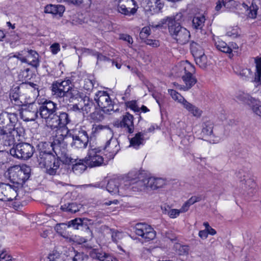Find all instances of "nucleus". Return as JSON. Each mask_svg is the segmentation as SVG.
I'll return each mask as SVG.
<instances>
[{
	"label": "nucleus",
	"instance_id": "7ed1b4c3",
	"mask_svg": "<svg viewBox=\"0 0 261 261\" xmlns=\"http://www.w3.org/2000/svg\"><path fill=\"white\" fill-rule=\"evenodd\" d=\"M48 146L49 143L46 142H41L39 144L37 162L40 168L45 169L47 174L54 175L58 173L61 161L53 154L44 149Z\"/></svg>",
	"mask_w": 261,
	"mask_h": 261
},
{
	"label": "nucleus",
	"instance_id": "79ce46f5",
	"mask_svg": "<svg viewBox=\"0 0 261 261\" xmlns=\"http://www.w3.org/2000/svg\"><path fill=\"white\" fill-rule=\"evenodd\" d=\"M150 34V29L148 27H145L142 28L140 33V38L143 40L145 41L147 39V37Z\"/></svg>",
	"mask_w": 261,
	"mask_h": 261
},
{
	"label": "nucleus",
	"instance_id": "4c0bfd02",
	"mask_svg": "<svg viewBox=\"0 0 261 261\" xmlns=\"http://www.w3.org/2000/svg\"><path fill=\"white\" fill-rule=\"evenodd\" d=\"M79 97L81 98L82 96L80 95V92L75 88H72L69 85V89L67 92L66 97V98H69V101L70 102V99H76Z\"/></svg>",
	"mask_w": 261,
	"mask_h": 261
},
{
	"label": "nucleus",
	"instance_id": "72a5a7b5",
	"mask_svg": "<svg viewBox=\"0 0 261 261\" xmlns=\"http://www.w3.org/2000/svg\"><path fill=\"white\" fill-rule=\"evenodd\" d=\"M143 134L139 132L136 134L135 136L130 140V146L137 148L139 145L142 144L143 141Z\"/></svg>",
	"mask_w": 261,
	"mask_h": 261
},
{
	"label": "nucleus",
	"instance_id": "f8f14e48",
	"mask_svg": "<svg viewBox=\"0 0 261 261\" xmlns=\"http://www.w3.org/2000/svg\"><path fill=\"white\" fill-rule=\"evenodd\" d=\"M94 99L103 112L111 113L115 111L114 102L107 92L99 91L95 94Z\"/></svg>",
	"mask_w": 261,
	"mask_h": 261
},
{
	"label": "nucleus",
	"instance_id": "2eb2a0df",
	"mask_svg": "<svg viewBox=\"0 0 261 261\" xmlns=\"http://www.w3.org/2000/svg\"><path fill=\"white\" fill-rule=\"evenodd\" d=\"M138 8L137 4L134 0H119L118 3V11L125 15H134Z\"/></svg>",
	"mask_w": 261,
	"mask_h": 261
},
{
	"label": "nucleus",
	"instance_id": "338daca9",
	"mask_svg": "<svg viewBox=\"0 0 261 261\" xmlns=\"http://www.w3.org/2000/svg\"><path fill=\"white\" fill-rule=\"evenodd\" d=\"M107 254L105 253H96V257L101 261H103L104 258H105V257L107 256Z\"/></svg>",
	"mask_w": 261,
	"mask_h": 261
},
{
	"label": "nucleus",
	"instance_id": "13d9d810",
	"mask_svg": "<svg viewBox=\"0 0 261 261\" xmlns=\"http://www.w3.org/2000/svg\"><path fill=\"white\" fill-rule=\"evenodd\" d=\"M224 1V0H219L216 3V6L215 7V10L217 12H219L223 7H225Z\"/></svg>",
	"mask_w": 261,
	"mask_h": 261
},
{
	"label": "nucleus",
	"instance_id": "aec40b11",
	"mask_svg": "<svg viewBox=\"0 0 261 261\" xmlns=\"http://www.w3.org/2000/svg\"><path fill=\"white\" fill-rule=\"evenodd\" d=\"M125 179L114 178L110 179L107 185L108 191L112 195L119 194L122 192L121 190L124 189L123 181Z\"/></svg>",
	"mask_w": 261,
	"mask_h": 261
},
{
	"label": "nucleus",
	"instance_id": "ddd939ff",
	"mask_svg": "<svg viewBox=\"0 0 261 261\" xmlns=\"http://www.w3.org/2000/svg\"><path fill=\"white\" fill-rule=\"evenodd\" d=\"M168 93L173 100L181 103L187 111L193 116L199 117L202 114V111L196 106L187 101L185 98L176 91L173 89H168Z\"/></svg>",
	"mask_w": 261,
	"mask_h": 261
},
{
	"label": "nucleus",
	"instance_id": "2f4dec72",
	"mask_svg": "<svg viewBox=\"0 0 261 261\" xmlns=\"http://www.w3.org/2000/svg\"><path fill=\"white\" fill-rule=\"evenodd\" d=\"M82 206L76 203H71L65 204L61 206V209L65 212H70L71 213H75L79 211Z\"/></svg>",
	"mask_w": 261,
	"mask_h": 261
},
{
	"label": "nucleus",
	"instance_id": "37998d69",
	"mask_svg": "<svg viewBox=\"0 0 261 261\" xmlns=\"http://www.w3.org/2000/svg\"><path fill=\"white\" fill-rule=\"evenodd\" d=\"M67 3L79 5L84 3L86 5H90L91 3V0H67Z\"/></svg>",
	"mask_w": 261,
	"mask_h": 261
},
{
	"label": "nucleus",
	"instance_id": "f257e3e1",
	"mask_svg": "<svg viewBox=\"0 0 261 261\" xmlns=\"http://www.w3.org/2000/svg\"><path fill=\"white\" fill-rule=\"evenodd\" d=\"M57 105L56 103L46 100L39 107L38 112L41 117L45 120L46 125L52 129H57V135L54 140L55 145L64 143V140L68 133L69 129L66 127L70 123V119L66 112L57 114Z\"/></svg>",
	"mask_w": 261,
	"mask_h": 261
},
{
	"label": "nucleus",
	"instance_id": "423d86ee",
	"mask_svg": "<svg viewBox=\"0 0 261 261\" xmlns=\"http://www.w3.org/2000/svg\"><path fill=\"white\" fill-rule=\"evenodd\" d=\"M178 68L185 85L178 86L180 87V89L187 91L196 83V79L193 76L195 72V68L188 61L181 62L178 65Z\"/></svg>",
	"mask_w": 261,
	"mask_h": 261
},
{
	"label": "nucleus",
	"instance_id": "393cba45",
	"mask_svg": "<svg viewBox=\"0 0 261 261\" xmlns=\"http://www.w3.org/2000/svg\"><path fill=\"white\" fill-rule=\"evenodd\" d=\"M65 11V8L62 5H48L44 8V12L54 15L61 16Z\"/></svg>",
	"mask_w": 261,
	"mask_h": 261
},
{
	"label": "nucleus",
	"instance_id": "de8ad7c7",
	"mask_svg": "<svg viewBox=\"0 0 261 261\" xmlns=\"http://www.w3.org/2000/svg\"><path fill=\"white\" fill-rule=\"evenodd\" d=\"M60 256V254L59 252L56 250H54L48 254L47 259L48 261H53L59 258Z\"/></svg>",
	"mask_w": 261,
	"mask_h": 261
},
{
	"label": "nucleus",
	"instance_id": "ea45409f",
	"mask_svg": "<svg viewBox=\"0 0 261 261\" xmlns=\"http://www.w3.org/2000/svg\"><path fill=\"white\" fill-rule=\"evenodd\" d=\"M195 60L197 65H198L201 68H205L207 65V57L204 54L200 55L199 57L195 58Z\"/></svg>",
	"mask_w": 261,
	"mask_h": 261
},
{
	"label": "nucleus",
	"instance_id": "c9c22d12",
	"mask_svg": "<svg viewBox=\"0 0 261 261\" xmlns=\"http://www.w3.org/2000/svg\"><path fill=\"white\" fill-rule=\"evenodd\" d=\"M215 46L216 48L222 52L225 53L230 54V49L225 42L222 40L218 39L215 41Z\"/></svg>",
	"mask_w": 261,
	"mask_h": 261
},
{
	"label": "nucleus",
	"instance_id": "7c9ffc66",
	"mask_svg": "<svg viewBox=\"0 0 261 261\" xmlns=\"http://www.w3.org/2000/svg\"><path fill=\"white\" fill-rule=\"evenodd\" d=\"M20 93V88L18 86L14 88L10 92L11 100L14 101L15 105H20L22 103L19 100Z\"/></svg>",
	"mask_w": 261,
	"mask_h": 261
},
{
	"label": "nucleus",
	"instance_id": "5fc2aeb1",
	"mask_svg": "<svg viewBox=\"0 0 261 261\" xmlns=\"http://www.w3.org/2000/svg\"><path fill=\"white\" fill-rule=\"evenodd\" d=\"M226 34L228 36L236 38L239 35L238 30L237 29H232L231 30L227 31Z\"/></svg>",
	"mask_w": 261,
	"mask_h": 261
},
{
	"label": "nucleus",
	"instance_id": "864d4df0",
	"mask_svg": "<svg viewBox=\"0 0 261 261\" xmlns=\"http://www.w3.org/2000/svg\"><path fill=\"white\" fill-rule=\"evenodd\" d=\"M69 111H74V112H82L81 107L79 106V105H69L68 107Z\"/></svg>",
	"mask_w": 261,
	"mask_h": 261
},
{
	"label": "nucleus",
	"instance_id": "c85d7f7f",
	"mask_svg": "<svg viewBox=\"0 0 261 261\" xmlns=\"http://www.w3.org/2000/svg\"><path fill=\"white\" fill-rule=\"evenodd\" d=\"M201 135L203 137L211 136L213 134L214 124L212 122L207 121L202 124Z\"/></svg>",
	"mask_w": 261,
	"mask_h": 261
},
{
	"label": "nucleus",
	"instance_id": "774afa93",
	"mask_svg": "<svg viewBox=\"0 0 261 261\" xmlns=\"http://www.w3.org/2000/svg\"><path fill=\"white\" fill-rule=\"evenodd\" d=\"M103 261H118V260L116 257L109 255L107 254V255L104 258Z\"/></svg>",
	"mask_w": 261,
	"mask_h": 261
},
{
	"label": "nucleus",
	"instance_id": "6e6552de",
	"mask_svg": "<svg viewBox=\"0 0 261 261\" xmlns=\"http://www.w3.org/2000/svg\"><path fill=\"white\" fill-rule=\"evenodd\" d=\"M31 171L30 167L26 165L14 166L9 170V178L13 182L22 185L29 178Z\"/></svg>",
	"mask_w": 261,
	"mask_h": 261
},
{
	"label": "nucleus",
	"instance_id": "a211bd4d",
	"mask_svg": "<svg viewBox=\"0 0 261 261\" xmlns=\"http://www.w3.org/2000/svg\"><path fill=\"white\" fill-rule=\"evenodd\" d=\"M69 80H59L54 82L51 87L53 95L57 97H65L67 92L69 89Z\"/></svg>",
	"mask_w": 261,
	"mask_h": 261
},
{
	"label": "nucleus",
	"instance_id": "20e7f679",
	"mask_svg": "<svg viewBox=\"0 0 261 261\" xmlns=\"http://www.w3.org/2000/svg\"><path fill=\"white\" fill-rule=\"evenodd\" d=\"M103 129H105V134L110 138L104 147L105 155L108 159L110 160L113 159L117 153L120 149V147L117 140L113 138L112 130L107 126L94 124L92 126V132L93 134H97Z\"/></svg>",
	"mask_w": 261,
	"mask_h": 261
},
{
	"label": "nucleus",
	"instance_id": "9b49d317",
	"mask_svg": "<svg viewBox=\"0 0 261 261\" xmlns=\"http://www.w3.org/2000/svg\"><path fill=\"white\" fill-rule=\"evenodd\" d=\"M147 175L140 174L137 177L132 179H125L123 181L124 189H132L133 191H143L148 189Z\"/></svg>",
	"mask_w": 261,
	"mask_h": 261
},
{
	"label": "nucleus",
	"instance_id": "412c9836",
	"mask_svg": "<svg viewBox=\"0 0 261 261\" xmlns=\"http://www.w3.org/2000/svg\"><path fill=\"white\" fill-rule=\"evenodd\" d=\"M134 116L129 113L123 116L122 120L118 123V127L123 128L128 133H133L134 130Z\"/></svg>",
	"mask_w": 261,
	"mask_h": 261
},
{
	"label": "nucleus",
	"instance_id": "603ef678",
	"mask_svg": "<svg viewBox=\"0 0 261 261\" xmlns=\"http://www.w3.org/2000/svg\"><path fill=\"white\" fill-rule=\"evenodd\" d=\"M75 253L74 256L73 258V261H82L84 259V254L83 253H80L73 251Z\"/></svg>",
	"mask_w": 261,
	"mask_h": 261
},
{
	"label": "nucleus",
	"instance_id": "5701e85b",
	"mask_svg": "<svg viewBox=\"0 0 261 261\" xmlns=\"http://www.w3.org/2000/svg\"><path fill=\"white\" fill-rule=\"evenodd\" d=\"M147 184L148 188L154 190L161 188L165 184V181L162 178L149 177L147 176Z\"/></svg>",
	"mask_w": 261,
	"mask_h": 261
},
{
	"label": "nucleus",
	"instance_id": "a18cd8bd",
	"mask_svg": "<svg viewBox=\"0 0 261 261\" xmlns=\"http://www.w3.org/2000/svg\"><path fill=\"white\" fill-rule=\"evenodd\" d=\"M67 227V223H60L57 224L55 227V229L57 231V232L62 234L64 233V230Z\"/></svg>",
	"mask_w": 261,
	"mask_h": 261
},
{
	"label": "nucleus",
	"instance_id": "8fccbe9b",
	"mask_svg": "<svg viewBox=\"0 0 261 261\" xmlns=\"http://www.w3.org/2000/svg\"><path fill=\"white\" fill-rule=\"evenodd\" d=\"M225 8L231 9L234 8L237 5V2L234 0H225Z\"/></svg>",
	"mask_w": 261,
	"mask_h": 261
},
{
	"label": "nucleus",
	"instance_id": "49530a36",
	"mask_svg": "<svg viewBox=\"0 0 261 261\" xmlns=\"http://www.w3.org/2000/svg\"><path fill=\"white\" fill-rule=\"evenodd\" d=\"M126 106L128 108L135 112H138L140 111V108L137 106L135 101H130L127 102Z\"/></svg>",
	"mask_w": 261,
	"mask_h": 261
},
{
	"label": "nucleus",
	"instance_id": "c03bdc74",
	"mask_svg": "<svg viewBox=\"0 0 261 261\" xmlns=\"http://www.w3.org/2000/svg\"><path fill=\"white\" fill-rule=\"evenodd\" d=\"M81 222V219H75L69 221L67 224V227H72L74 229H78V226Z\"/></svg>",
	"mask_w": 261,
	"mask_h": 261
},
{
	"label": "nucleus",
	"instance_id": "4d7b16f0",
	"mask_svg": "<svg viewBox=\"0 0 261 261\" xmlns=\"http://www.w3.org/2000/svg\"><path fill=\"white\" fill-rule=\"evenodd\" d=\"M50 49L52 53L54 55L57 54L60 50V45L58 43H54L50 46Z\"/></svg>",
	"mask_w": 261,
	"mask_h": 261
},
{
	"label": "nucleus",
	"instance_id": "bb28decb",
	"mask_svg": "<svg viewBox=\"0 0 261 261\" xmlns=\"http://www.w3.org/2000/svg\"><path fill=\"white\" fill-rule=\"evenodd\" d=\"M203 43L200 44L195 42H192L191 43V51L194 58L197 57H199L200 55L201 56V55H203V54H204L203 49Z\"/></svg>",
	"mask_w": 261,
	"mask_h": 261
},
{
	"label": "nucleus",
	"instance_id": "b1692460",
	"mask_svg": "<svg viewBox=\"0 0 261 261\" xmlns=\"http://www.w3.org/2000/svg\"><path fill=\"white\" fill-rule=\"evenodd\" d=\"M70 162L73 164V170L80 173L84 171L87 169L88 166L85 162V159H71Z\"/></svg>",
	"mask_w": 261,
	"mask_h": 261
},
{
	"label": "nucleus",
	"instance_id": "f3484780",
	"mask_svg": "<svg viewBox=\"0 0 261 261\" xmlns=\"http://www.w3.org/2000/svg\"><path fill=\"white\" fill-rule=\"evenodd\" d=\"M72 142L71 146L74 149H85L89 142V137L86 131L81 130L78 134L72 135Z\"/></svg>",
	"mask_w": 261,
	"mask_h": 261
},
{
	"label": "nucleus",
	"instance_id": "4468645a",
	"mask_svg": "<svg viewBox=\"0 0 261 261\" xmlns=\"http://www.w3.org/2000/svg\"><path fill=\"white\" fill-rule=\"evenodd\" d=\"M20 191H17L16 188L10 185H0V200L4 201H12L13 200H20L19 195Z\"/></svg>",
	"mask_w": 261,
	"mask_h": 261
},
{
	"label": "nucleus",
	"instance_id": "3c124183",
	"mask_svg": "<svg viewBox=\"0 0 261 261\" xmlns=\"http://www.w3.org/2000/svg\"><path fill=\"white\" fill-rule=\"evenodd\" d=\"M120 39L121 40H123L127 42L129 44H132L133 42V40L132 37L127 34H120Z\"/></svg>",
	"mask_w": 261,
	"mask_h": 261
},
{
	"label": "nucleus",
	"instance_id": "473e14b6",
	"mask_svg": "<svg viewBox=\"0 0 261 261\" xmlns=\"http://www.w3.org/2000/svg\"><path fill=\"white\" fill-rule=\"evenodd\" d=\"M205 19L204 16H196L194 17L192 20V26L195 29L201 30L204 25Z\"/></svg>",
	"mask_w": 261,
	"mask_h": 261
},
{
	"label": "nucleus",
	"instance_id": "c756f323",
	"mask_svg": "<svg viewBox=\"0 0 261 261\" xmlns=\"http://www.w3.org/2000/svg\"><path fill=\"white\" fill-rule=\"evenodd\" d=\"M82 101L84 103V106L81 107L82 112H85L88 113L91 111V109L94 106V103L92 99H91L89 96H85L82 97Z\"/></svg>",
	"mask_w": 261,
	"mask_h": 261
},
{
	"label": "nucleus",
	"instance_id": "0e129e2a",
	"mask_svg": "<svg viewBox=\"0 0 261 261\" xmlns=\"http://www.w3.org/2000/svg\"><path fill=\"white\" fill-rule=\"evenodd\" d=\"M198 236L202 239H205L208 236L207 232L206 230H200L199 232Z\"/></svg>",
	"mask_w": 261,
	"mask_h": 261
},
{
	"label": "nucleus",
	"instance_id": "6e6d98bb",
	"mask_svg": "<svg viewBox=\"0 0 261 261\" xmlns=\"http://www.w3.org/2000/svg\"><path fill=\"white\" fill-rule=\"evenodd\" d=\"M165 236L171 241L173 242L176 240V237L172 232V231H168L165 232Z\"/></svg>",
	"mask_w": 261,
	"mask_h": 261
},
{
	"label": "nucleus",
	"instance_id": "bf43d9fd",
	"mask_svg": "<svg viewBox=\"0 0 261 261\" xmlns=\"http://www.w3.org/2000/svg\"><path fill=\"white\" fill-rule=\"evenodd\" d=\"M200 200L201 197L200 196H192L187 201L191 205L195 202L200 201Z\"/></svg>",
	"mask_w": 261,
	"mask_h": 261
},
{
	"label": "nucleus",
	"instance_id": "4be33fe9",
	"mask_svg": "<svg viewBox=\"0 0 261 261\" xmlns=\"http://www.w3.org/2000/svg\"><path fill=\"white\" fill-rule=\"evenodd\" d=\"M25 57L29 60L27 64L36 68L39 66V55L35 50L27 49Z\"/></svg>",
	"mask_w": 261,
	"mask_h": 261
},
{
	"label": "nucleus",
	"instance_id": "680f3d73",
	"mask_svg": "<svg viewBox=\"0 0 261 261\" xmlns=\"http://www.w3.org/2000/svg\"><path fill=\"white\" fill-rule=\"evenodd\" d=\"M191 205L188 203L187 201H186L183 205L181 206V207L179 209L181 213H185L187 212Z\"/></svg>",
	"mask_w": 261,
	"mask_h": 261
},
{
	"label": "nucleus",
	"instance_id": "cd10ccee",
	"mask_svg": "<svg viewBox=\"0 0 261 261\" xmlns=\"http://www.w3.org/2000/svg\"><path fill=\"white\" fill-rule=\"evenodd\" d=\"M95 81L91 76L86 75L84 79L81 81V85L86 90L90 91L94 86Z\"/></svg>",
	"mask_w": 261,
	"mask_h": 261
},
{
	"label": "nucleus",
	"instance_id": "6ab92c4d",
	"mask_svg": "<svg viewBox=\"0 0 261 261\" xmlns=\"http://www.w3.org/2000/svg\"><path fill=\"white\" fill-rule=\"evenodd\" d=\"M38 108L35 103H31L23 108L20 115L24 121H34L38 117Z\"/></svg>",
	"mask_w": 261,
	"mask_h": 261
},
{
	"label": "nucleus",
	"instance_id": "f704fd0d",
	"mask_svg": "<svg viewBox=\"0 0 261 261\" xmlns=\"http://www.w3.org/2000/svg\"><path fill=\"white\" fill-rule=\"evenodd\" d=\"M27 54V49H24L19 52L16 53L15 54L11 56L9 58V60H12L14 58H16L18 60H19L22 63H26L29 62L25 57Z\"/></svg>",
	"mask_w": 261,
	"mask_h": 261
},
{
	"label": "nucleus",
	"instance_id": "052dcab7",
	"mask_svg": "<svg viewBox=\"0 0 261 261\" xmlns=\"http://www.w3.org/2000/svg\"><path fill=\"white\" fill-rule=\"evenodd\" d=\"M252 110L256 115L261 117V106L255 105L253 106Z\"/></svg>",
	"mask_w": 261,
	"mask_h": 261
},
{
	"label": "nucleus",
	"instance_id": "0eeeda50",
	"mask_svg": "<svg viewBox=\"0 0 261 261\" xmlns=\"http://www.w3.org/2000/svg\"><path fill=\"white\" fill-rule=\"evenodd\" d=\"M255 64V71L254 74L250 68H243L241 69L239 75L242 80L245 81H251L255 83L257 86L261 84V57L253 58Z\"/></svg>",
	"mask_w": 261,
	"mask_h": 261
},
{
	"label": "nucleus",
	"instance_id": "69168bd1",
	"mask_svg": "<svg viewBox=\"0 0 261 261\" xmlns=\"http://www.w3.org/2000/svg\"><path fill=\"white\" fill-rule=\"evenodd\" d=\"M97 61H110L111 59H109L108 57L101 55L98 54L97 57Z\"/></svg>",
	"mask_w": 261,
	"mask_h": 261
},
{
	"label": "nucleus",
	"instance_id": "58836bf2",
	"mask_svg": "<svg viewBox=\"0 0 261 261\" xmlns=\"http://www.w3.org/2000/svg\"><path fill=\"white\" fill-rule=\"evenodd\" d=\"M258 7L256 5L252 4L249 8L247 10V16L248 18L254 19L256 17Z\"/></svg>",
	"mask_w": 261,
	"mask_h": 261
},
{
	"label": "nucleus",
	"instance_id": "dca6fc26",
	"mask_svg": "<svg viewBox=\"0 0 261 261\" xmlns=\"http://www.w3.org/2000/svg\"><path fill=\"white\" fill-rule=\"evenodd\" d=\"M135 233L146 241L153 240L155 237V232L150 226L145 223H138L135 227Z\"/></svg>",
	"mask_w": 261,
	"mask_h": 261
},
{
	"label": "nucleus",
	"instance_id": "09e8293b",
	"mask_svg": "<svg viewBox=\"0 0 261 261\" xmlns=\"http://www.w3.org/2000/svg\"><path fill=\"white\" fill-rule=\"evenodd\" d=\"M144 42L152 47H156L160 45V42L159 40L151 39H146L145 40Z\"/></svg>",
	"mask_w": 261,
	"mask_h": 261
},
{
	"label": "nucleus",
	"instance_id": "a878e982",
	"mask_svg": "<svg viewBox=\"0 0 261 261\" xmlns=\"http://www.w3.org/2000/svg\"><path fill=\"white\" fill-rule=\"evenodd\" d=\"M236 100L247 105L254 103L255 99L250 95L244 92H239L236 96Z\"/></svg>",
	"mask_w": 261,
	"mask_h": 261
},
{
	"label": "nucleus",
	"instance_id": "39448f33",
	"mask_svg": "<svg viewBox=\"0 0 261 261\" xmlns=\"http://www.w3.org/2000/svg\"><path fill=\"white\" fill-rule=\"evenodd\" d=\"M163 21L168 24L170 34L178 43L184 44L189 41L190 37V32L185 28L181 27L172 18H167L166 20H163Z\"/></svg>",
	"mask_w": 261,
	"mask_h": 261
},
{
	"label": "nucleus",
	"instance_id": "e433bc0d",
	"mask_svg": "<svg viewBox=\"0 0 261 261\" xmlns=\"http://www.w3.org/2000/svg\"><path fill=\"white\" fill-rule=\"evenodd\" d=\"M243 177L242 178V176L240 177L241 179V181L244 184L246 189H252L255 187V183L252 179L248 178V176L245 175H244Z\"/></svg>",
	"mask_w": 261,
	"mask_h": 261
},
{
	"label": "nucleus",
	"instance_id": "1a4fd4ad",
	"mask_svg": "<svg viewBox=\"0 0 261 261\" xmlns=\"http://www.w3.org/2000/svg\"><path fill=\"white\" fill-rule=\"evenodd\" d=\"M103 149L105 150L104 148ZM102 150L101 147L90 144L87 155L85 158V162L88 166L92 168L101 166L103 164Z\"/></svg>",
	"mask_w": 261,
	"mask_h": 261
},
{
	"label": "nucleus",
	"instance_id": "f03ea898",
	"mask_svg": "<svg viewBox=\"0 0 261 261\" xmlns=\"http://www.w3.org/2000/svg\"><path fill=\"white\" fill-rule=\"evenodd\" d=\"M18 118L15 113L4 112L0 114V135L15 138L22 136L24 129L17 124Z\"/></svg>",
	"mask_w": 261,
	"mask_h": 261
},
{
	"label": "nucleus",
	"instance_id": "9d476101",
	"mask_svg": "<svg viewBox=\"0 0 261 261\" xmlns=\"http://www.w3.org/2000/svg\"><path fill=\"white\" fill-rule=\"evenodd\" d=\"M34 150V148L31 144L19 143L13 146L10 150V153L18 159L28 160L33 155Z\"/></svg>",
	"mask_w": 261,
	"mask_h": 261
},
{
	"label": "nucleus",
	"instance_id": "e2e57ef3",
	"mask_svg": "<svg viewBox=\"0 0 261 261\" xmlns=\"http://www.w3.org/2000/svg\"><path fill=\"white\" fill-rule=\"evenodd\" d=\"M229 46V48L230 49V53L233 51L234 52H237V50L239 49V46L236 43L232 42Z\"/></svg>",
	"mask_w": 261,
	"mask_h": 261
},
{
	"label": "nucleus",
	"instance_id": "a19ab883",
	"mask_svg": "<svg viewBox=\"0 0 261 261\" xmlns=\"http://www.w3.org/2000/svg\"><path fill=\"white\" fill-rule=\"evenodd\" d=\"M164 213L165 214H167L168 216L172 219H174L177 218L179 216L180 214L181 213L180 210L178 209H165Z\"/></svg>",
	"mask_w": 261,
	"mask_h": 261
}]
</instances>
